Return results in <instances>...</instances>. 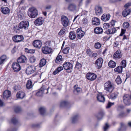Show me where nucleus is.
I'll return each instance as SVG.
<instances>
[{
  "label": "nucleus",
  "instance_id": "obj_7",
  "mask_svg": "<svg viewBox=\"0 0 131 131\" xmlns=\"http://www.w3.org/2000/svg\"><path fill=\"white\" fill-rule=\"evenodd\" d=\"M61 21L64 27H66L68 25L69 19L67 17L64 16H62Z\"/></svg>",
  "mask_w": 131,
  "mask_h": 131
},
{
  "label": "nucleus",
  "instance_id": "obj_17",
  "mask_svg": "<svg viewBox=\"0 0 131 131\" xmlns=\"http://www.w3.org/2000/svg\"><path fill=\"white\" fill-rule=\"evenodd\" d=\"M110 17L111 15L110 14H104L101 17V19L103 21H106L109 20Z\"/></svg>",
  "mask_w": 131,
  "mask_h": 131
},
{
  "label": "nucleus",
  "instance_id": "obj_48",
  "mask_svg": "<svg viewBox=\"0 0 131 131\" xmlns=\"http://www.w3.org/2000/svg\"><path fill=\"white\" fill-rule=\"evenodd\" d=\"M70 50V48L69 47H67L64 48L63 50V52L64 54H67L68 53Z\"/></svg>",
  "mask_w": 131,
  "mask_h": 131
},
{
  "label": "nucleus",
  "instance_id": "obj_57",
  "mask_svg": "<svg viewBox=\"0 0 131 131\" xmlns=\"http://www.w3.org/2000/svg\"><path fill=\"white\" fill-rule=\"evenodd\" d=\"M109 127V125L107 123H106L103 127L104 131H106Z\"/></svg>",
  "mask_w": 131,
  "mask_h": 131
},
{
  "label": "nucleus",
  "instance_id": "obj_32",
  "mask_svg": "<svg viewBox=\"0 0 131 131\" xmlns=\"http://www.w3.org/2000/svg\"><path fill=\"white\" fill-rule=\"evenodd\" d=\"M42 52L45 54L49 53V48L47 46L43 47L42 49Z\"/></svg>",
  "mask_w": 131,
  "mask_h": 131
},
{
  "label": "nucleus",
  "instance_id": "obj_28",
  "mask_svg": "<svg viewBox=\"0 0 131 131\" xmlns=\"http://www.w3.org/2000/svg\"><path fill=\"white\" fill-rule=\"evenodd\" d=\"M97 98V100L100 102H103L105 101V98L103 95H98Z\"/></svg>",
  "mask_w": 131,
  "mask_h": 131
},
{
  "label": "nucleus",
  "instance_id": "obj_8",
  "mask_svg": "<svg viewBox=\"0 0 131 131\" xmlns=\"http://www.w3.org/2000/svg\"><path fill=\"white\" fill-rule=\"evenodd\" d=\"M86 78L90 81L95 80L97 77V75L94 73H88L86 75Z\"/></svg>",
  "mask_w": 131,
  "mask_h": 131
},
{
  "label": "nucleus",
  "instance_id": "obj_38",
  "mask_svg": "<svg viewBox=\"0 0 131 131\" xmlns=\"http://www.w3.org/2000/svg\"><path fill=\"white\" fill-rule=\"evenodd\" d=\"M6 59V56L5 55L2 56L0 58V65L3 63Z\"/></svg>",
  "mask_w": 131,
  "mask_h": 131
},
{
  "label": "nucleus",
  "instance_id": "obj_20",
  "mask_svg": "<svg viewBox=\"0 0 131 131\" xmlns=\"http://www.w3.org/2000/svg\"><path fill=\"white\" fill-rule=\"evenodd\" d=\"M16 96L17 98L22 99L25 96V94L23 92L19 91L17 93Z\"/></svg>",
  "mask_w": 131,
  "mask_h": 131
},
{
  "label": "nucleus",
  "instance_id": "obj_41",
  "mask_svg": "<svg viewBox=\"0 0 131 131\" xmlns=\"http://www.w3.org/2000/svg\"><path fill=\"white\" fill-rule=\"evenodd\" d=\"M126 128V126L122 123H121V127L118 129V131H123Z\"/></svg>",
  "mask_w": 131,
  "mask_h": 131
},
{
  "label": "nucleus",
  "instance_id": "obj_22",
  "mask_svg": "<svg viewBox=\"0 0 131 131\" xmlns=\"http://www.w3.org/2000/svg\"><path fill=\"white\" fill-rule=\"evenodd\" d=\"M1 10L3 14H5L9 13L10 11L9 8L6 7H1Z\"/></svg>",
  "mask_w": 131,
  "mask_h": 131
},
{
  "label": "nucleus",
  "instance_id": "obj_47",
  "mask_svg": "<svg viewBox=\"0 0 131 131\" xmlns=\"http://www.w3.org/2000/svg\"><path fill=\"white\" fill-rule=\"evenodd\" d=\"M101 45L99 42H96L94 45V47L96 49H99L101 47Z\"/></svg>",
  "mask_w": 131,
  "mask_h": 131
},
{
  "label": "nucleus",
  "instance_id": "obj_56",
  "mask_svg": "<svg viewBox=\"0 0 131 131\" xmlns=\"http://www.w3.org/2000/svg\"><path fill=\"white\" fill-rule=\"evenodd\" d=\"M11 121L13 124H15L18 121L16 118L14 117L12 118Z\"/></svg>",
  "mask_w": 131,
  "mask_h": 131
},
{
  "label": "nucleus",
  "instance_id": "obj_6",
  "mask_svg": "<svg viewBox=\"0 0 131 131\" xmlns=\"http://www.w3.org/2000/svg\"><path fill=\"white\" fill-rule=\"evenodd\" d=\"M95 13L97 15H100L103 12L102 7L99 5H97L95 7Z\"/></svg>",
  "mask_w": 131,
  "mask_h": 131
},
{
  "label": "nucleus",
  "instance_id": "obj_58",
  "mask_svg": "<svg viewBox=\"0 0 131 131\" xmlns=\"http://www.w3.org/2000/svg\"><path fill=\"white\" fill-rule=\"evenodd\" d=\"M14 110L15 112L18 113L21 111V109L19 107H16L14 108Z\"/></svg>",
  "mask_w": 131,
  "mask_h": 131
},
{
  "label": "nucleus",
  "instance_id": "obj_59",
  "mask_svg": "<svg viewBox=\"0 0 131 131\" xmlns=\"http://www.w3.org/2000/svg\"><path fill=\"white\" fill-rule=\"evenodd\" d=\"M114 103H111L110 102H109L107 104V105L106 106V108H110L111 107L114 105Z\"/></svg>",
  "mask_w": 131,
  "mask_h": 131
},
{
  "label": "nucleus",
  "instance_id": "obj_31",
  "mask_svg": "<svg viewBox=\"0 0 131 131\" xmlns=\"http://www.w3.org/2000/svg\"><path fill=\"white\" fill-rule=\"evenodd\" d=\"M35 51V50L34 49H29L27 48H25V51L27 53H34Z\"/></svg>",
  "mask_w": 131,
  "mask_h": 131
},
{
  "label": "nucleus",
  "instance_id": "obj_63",
  "mask_svg": "<svg viewBox=\"0 0 131 131\" xmlns=\"http://www.w3.org/2000/svg\"><path fill=\"white\" fill-rule=\"evenodd\" d=\"M83 0H77V2L78 3V5L79 6H80L82 5Z\"/></svg>",
  "mask_w": 131,
  "mask_h": 131
},
{
  "label": "nucleus",
  "instance_id": "obj_1",
  "mask_svg": "<svg viewBox=\"0 0 131 131\" xmlns=\"http://www.w3.org/2000/svg\"><path fill=\"white\" fill-rule=\"evenodd\" d=\"M104 89L107 92L111 93L114 89L113 84L110 81H108L104 84Z\"/></svg>",
  "mask_w": 131,
  "mask_h": 131
},
{
  "label": "nucleus",
  "instance_id": "obj_60",
  "mask_svg": "<svg viewBox=\"0 0 131 131\" xmlns=\"http://www.w3.org/2000/svg\"><path fill=\"white\" fill-rule=\"evenodd\" d=\"M121 1L122 0H109V2L110 3H114Z\"/></svg>",
  "mask_w": 131,
  "mask_h": 131
},
{
  "label": "nucleus",
  "instance_id": "obj_36",
  "mask_svg": "<svg viewBox=\"0 0 131 131\" xmlns=\"http://www.w3.org/2000/svg\"><path fill=\"white\" fill-rule=\"evenodd\" d=\"M62 61H63L62 57L61 55H59L57 57L56 60H55V62L56 63H59Z\"/></svg>",
  "mask_w": 131,
  "mask_h": 131
},
{
  "label": "nucleus",
  "instance_id": "obj_40",
  "mask_svg": "<svg viewBox=\"0 0 131 131\" xmlns=\"http://www.w3.org/2000/svg\"><path fill=\"white\" fill-rule=\"evenodd\" d=\"M46 63V60L44 59H42L40 61L39 63V66L40 67H42L44 66Z\"/></svg>",
  "mask_w": 131,
  "mask_h": 131
},
{
  "label": "nucleus",
  "instance_id": "obj_19",
  "mask_svg": "<svg viewBox=\"0 0 131 131\" xmlns=\"http://www.w3.org/2000/svg\"><path fill=\"white\" fill-rule=\"evenodd\" d=\"M93 24L95 25H99L100 24V20L97 17H94L92 19Z\"/></svg>",
  "mask_w": 131,
  "mask_h": 131
},
{
  "label": "nucleus",
  "instance_id": "obj_27",
  "mask_svg": "<svg viewBox=\"0 0 131 131\" xmlns=\"http://www.w3.org/2000/svg\"><path fill=\"white\" fill-rule=\"evenodd\" d=\"M76 7V6L75 4L71 3L69 5L68 8L70 10L72 11L75 10Z\"/></svg>",
  "mask_w": 131,
  "mask_h": 131
},
{
  "label": "nucleus",
  "instance_id": "obj_35",
  "mask_svg": "<svg viewBox=\"0 0 131 131\" xmlns=\"http://www.w3.org/2000/svg\"><path fill=\"white\" fill-rule=\"evenodd\" d=\"M26 86L27 88L28 89H30L32 87L33 85L31 80H28L27 81Z\"/></svg>",
  "mask_w": 131,
  "mask_h": 131
},
{
  "label": "nucleus",
  "instance_id": "obj_4",
  "mask_svg": "<svg viewBox=\"0 0 131 131\" xmlns=\"http://www.w3.org/2000/svg\"><path fill=\"white\" fill-rule=\"evenodd\" d=\"M63 67L64 69L67 70L68 72H72L73 68V64L69 62H65L63 65Z\"/></svg>",
  "mask_w": 131,
  "mask_h": 131
},
{
  "label": "nucleus",
  "instance_id": "obj_50",
  "mask_svg": "<svg viewBox=\"0 0 131 131\" xmlns=\"http://www.w3.org/2000/svg\"><path fill=\"white\" fill-rule=\"evenodd\" d=\"M123 25L124 28H127L129 27V24L127 22H125L123 23Z\"/></svg>",
  "mask_w": 131,
  "mask_h": 131
},
{
  "label": "nucleus",
  "instance_id": "obj_43",
  "mask_svg": "<svg viewBox=\"0 0 131 131\" xmlns=\"http://www.w3.org/2000/svg\"><path fill=\"white\" fill-rule=\"evenodd\" d=\"M118 93L117 92L112 93L111 95V97L112 99H114L116 98L118 96Z\"/></svg>",
  "mask_w": 131,
  "mask_h": 131
},
{
  "label": "nucleus",
  "instance_id": "obj_55",
  "mask_svg": "<svg viewBox=\"0 0 131 131\" xmlns=\"http://www.w3.org/2000/svg\"><path fill=\"white\" fill-rule=\"evenodd\" d=\"M126 113L123 112H121L119 115V116L120 117H122L126 115Z\"/></svg>",
  "mask_w": 131,
  "mask_h": 131
},
{
  "label": "nucleus",
  "instance_id": "obj_23",
  "mask_svg": "<svg viewBox=\"0 0 131 131\" xmlns=\"http://www.w3.org/2000/svg\"><path fill=\"white\" fill-rule=\"evenodd\" d=\"M131 12V10L128 8H126L122 12V15L125 17L129 14Z\"/></svg>",
  "mask_w": 131,
  "mask_h": 131
},
{
  "label": "nucleus",
  "instance_id": "obj_52",
  "mask_svg": "<svg viewBox=\"0 0 131 131\" xmlns=\"http://www.w3.org/2000/svg\"><path fill=\"white\" fill-rule=\"evenodd\" d=\"M20 29L19 27V25L18 26H15L14 27V29L16 33L19 32L20 31Z\"/></svg>",
  "mask_w": 131,
  "mask_h": 131
},
{
  "label": "nucleus",
  "instance_id": "obj_34",
  "mask_svg": "<svg viewBox=\"0 0 131 131\" xmlns=\"http://www.w3.org/2000/svg\"><path fill=\"white\" fill-rule=\"evenodd\" d=\"M69 37L70 39L74 40L76 37V35L73 31H71L69 32Z\"/></svg>",
  "mask_w": 131,
  "mask_h": 131
},
{
  "label": "nucleus",
  "instance_id": "obj_16",
  "mask_svg": "<svg viewBox=\"0 0 131 131\" xmlns=\"http://www.w3.org/2000/svg\"><path fill=\"white\" fill-rule=\"evenodd\" d=\"M27 59L24 55L21 56L17 60V63H18L26 62L27 61Z\"/></svg>",
  "mask_w": 131,
  "mask_h": 131
},
{
  "label": "nucleus",
  "instance_id": "obj_2",
  "mask_svg": "<svg viewBox=\"0 0 131 131\" xmlns=\"http://www.w3.org/2000/svg\"><path fill=\"white\" fill-rule=\"evenodd\" d=\"M28 15L30 17L34 18L38 15V11L36 8L34 7H32L28 10Z\"/></svg>",
  "mask_w": 131,
  "mask_h": 131
},
{
  "label": "nucleus",
  "instance_id": "obj_64",
  "mask_svg": "<svg viewBox=\"0 0 131 131\" xmlns=\"http://www.w3.org/2000/svg\"><path fill=\"white\" fill-rule=\"evenodd\" d=\"M110 26V25L109 23L104 24L103 25V27L105 28H108Z\"/></svg>",
  "mask_w": 131,
  "mask_h": 131
},
{
  "label": "nucleus",
  "instance_id": "obj_46",
  "mask_svg": "<svg viewBox=\"0 0 131 131\" xmlns=\"http://www.w3.org/2000/svg\"><path fill=\"white\" fill-rule=\"evenodd\" d=\"M66 29L64 27H63L61 29L60 32L58 33V34L60 35H63L65 32Z\"/></svg>",
  "mask_w": 131,
  "mask_h": 131
},
{
  "label": "nucleus",
  "instance_id": "obj_5",
  "mask_svg": "<svg viewBox=\"0 0 131 131\" xmlns=\"http://www.w3.org/2000/svg\"><path fill=\"white\" fill-rule=\"evenodd\" d=\"M130 99L131 100V94L130 95L128 94H125L123 97V102L126 105H129L131 104Z\"/></svg>",
  "mask_w": 131,
  "mask_h": 131
},
{
  "label": "nucleus",
  "instance_id": "obj_37",
  "mask_svg": "<svg viewBox=\"0 0 131 131\" xmlns=\"http://www.w3.org/2000/svg\"><path fill=\"white\" fill-rule=\"evenodd\" d=\"M116 63L113 61H110L108 63V65L110 67L114 68L116 66Z\"/></svg>",
  "mask_w": 131,
  "mask_h": 131
},
{
  "label": "nucleus",
  "instance_id": "obj_51",
  "mask_svg": "<svg viewBox=\"0 0 131 131\" xmlns=\"http://www.w3.org/2000/svg\"><path fill=\"white\" fill-rule=\"evenodd\" d=\"M82 67V65L81 64L77 62H76L75 66V68L78 69H79L81 68Z\"/></svg>",
  "mask_w": 131,
  "mask_h": 131
},
{
  "label": "nucleus",
  "instance_id": "obj_25",
  "mask_svg": "<svg viewBox=\"0 0 131 131\" xmlns=\"http://www.w3.org/2000/svg\"><path fill=\"white\" fill-rule=\"evenodd\" d=\"M94 32L96 34H101L103 32V30L102 28L100 27H96L94 28Z\"/></svg>",
  "mask_w": 131,
  "mask_h": 131
},
{
  "label": "nucleus",
  "instance_id": "obj_14",
  "mask_svg": "<svg viewBox=\"0 0 131 131\" xmlns=\"http://www.w3.org/2000/svg\"><path fill=\"white\" fill-rule=\"evenodd\" d=\"M35 69L33 66H30L28 67L26 70V73L27 74H30L32 73L35 71Z\"/></svg>",
  "mask_w": 131,
  "mask_h": 131
},
{
  "label": "nucleus",
  "instance_id": "obj_13",
  "mask_svg": "<svg viewBox=\"0 0 131 131\" xmlns=\"http://www.w3.org/2000/svg\"><path fill=\"white\" fill-rule=\"evenodd\" d=\"M122 57L121 51L120 50H118L114 53L113 57L116 59H118Z\"/></svg>",
  "mask_w": 131,
  "mask_h": 131
},
{
  "label": "nucleus",
  "instance_id": "obj_53",
  "mask_svg": "<svg viewBox=\"0 0 131 131\" xmlns=\"http://www.w3.org/2000/svg\"><path fill=\"white\" fill-rule=\"evenodd\" d=\"M87 53L88 54L89 56H91V54L92 53V51L90 49H87L86 50Z\"/></svg>",
  "mask_w": 131,
  "mask_h": 131
},
{
  "label": "nucleus",
  "instance_id": "obj_54",
  "mask_svg": "<svg viewBox=\"0 0 131 131\" xmlns=\"http://www.w3.org/2000/svg\"><path fill=\"white\" fill-rule=\"evenodd\" d=\"M76 86H74L75 91H76L78 93H79L81 91L82 89L80 87L75 88Z\"/></svg>",
  "mask_w": 131,
  "mask_h": 131
},
{
  "label": "nucleus",
  "instance_id": "obj_30",
  "mask_svg": "<svg viewBox=\"0 0 131 131\" xmlns=\"http://www.w3.org/2000/svg\"><path fill=\"white\" fill-rule=\"evenodd\" d=\"M43 93V87H42L37 92L36 95L38 96H42Z\"/></svg>",
  "mask_w": 131,
  "mask_h": 131
},
{
  "label": "nucleus",
  "instance_id": "obj_44",
  "mask_svg": "<svg viewBox=\"0 0 131 131\" xmlns=\"http://www.w3.org/2000/svg\"><path fill=\"white\" fill-rule=\"evenodd\" d=\"M115 81L118 84H120L121 83L122 81L119 75H118L117 78H116Z\"/></svg>",
  "mask_w": 131,
  "mask_h": 131
},
{
  "label": "nucleus",
  "instance_id": "obj_21",
  "mask_svg": "<svg viewBox=\"0 0 131 131\" xmlns=\"http://www.w3.org/2000/svg\"><path fill=\"white\" fill-rule=\"evenodd\" d=\"M3 95V98L4 99H6L10 96V92L8 90H6L4 92Z\"/></svg>",
  "mask_w": 131,
  "mask_h": 131
},
{
  "label": "nucleus",
  "instance_id": "obj_10",
  "mask_svg": "<svg viewBox=\"0 0 131 131\" xmlns=\"http://www.w3.org/2000/svg\"><path fill=\"white\" fill-rule=\"evenodd\" d=\"M32 44L35 47L38 49H40L42 46V43L40 40H36L33 41Z\"/></svg>",
  "mask_w": 131,
  "mask_h": 131
},
{
  "label": "nucleus",
  "instance_id": "obj_12",
  "mask_svg": "<svg viewBox=\"0 0 131 131\" xmlns=\"http://www.w3.org/2000/svg\"><path fill=\"white\" fill-rule=\"evenodd\" d=\"M12 67L14 71H18L20 69V66L17 62H14L12 65Z\"/></svg>",
  "mask_w": 131,
  "mask_h": 131
},
{
  "label": "nucleus",
  "instance_id": "obj_15",
  "mask_svg": "<svg viewBox=\"0 0 131 131\" xmlns=\"http://www.w3.org/2000/svg\"><path fill=\"white\" fill-rule=\"evenodd\" d=\"M77 36L79 39H81L84 35V32L82 30L81 28H79L77 31Z\"/></svg>",
  "mask_w": 131,
  "mask_h": 131
},
{
  "label": "nucleus",
  "instance_id": "obj_62",
  "mask_svg": "<svg viewBox=\"0 0 131 131\" xmlns=\"http://www.w3.org/2000/svg\"><path fill=\"white\" fill-rule=\"evenodd\" d=\"M126 31V30L125 29H121V32L119 36H123V35L125 33Z\"/></svg>",
  "mask_w": 131,
  "mask_h": 131
},
{
  "label": "nucleus",
  "instance_id": "obj_61",
  "mask_svg": "<svg viewBox=\"0 0 131 131\" xmlns=\"http://www.w3.org/2000/svg\"><path fill=\"white\" fill-rule=\"evenodd\" d=\"M92 0H86L85 2V5L86 6H88L91 2Z\"/></svg>",
  "mask_w": 131,
  "mask_h": 131
},
{
  "label": "nucleus",
  "instance_id": "obj_49",
  "mask_svg": "<svg viewBox=\"0 0 131 131\" xmlns=\"http://www.w3.org/2000/svg\"><path fill=\"white\" fill-rule=\"evenodd\" d=\"M29 60L30 63H33L35 62L36 60V59L34 56H32L30 58Z\"/></svg>",
  "mask_w": 131,
  "mask_h": 131
},
{
  "label": "nucleus",
  "instance_id": "obj_45",
  "mask_svg": "<svg viewBox=\"0 0 131 131\" xmlns=\"http://www.w3.org/2000/svg\"><path fill=\"white\" fill-rule=\"evenodd\" d=\"M121 66L123 68H125L126 65V60H123L121 63Z\"/></svg>",
  "mask_w": 131,
  "mask_h": 131
},
{
  "label": "nucleus",
  "instance_id": "obj_9",
  "mask_svg": "<svg viewBox=\"0 0 131 131\" xmlns=\"http://www.w3.org/2000/svg\"><path fill=\"white\" fill-rule=\"evenodd\" d=\"M13 41L16 42H18L21 41L23 40L24 38L22 35H16L13 37Z\"/></svg>",
  "mask_w": 131,
  "mask_h": 131
},
{
  "label": "nucleus",
  "instance_id": "obj_3",
  "mask_svg": "<svg viewBox=\"0 0 131 131\" xmlns=\"http://www.w3.org/2000/svg\"><path fill=\"white\" fill-rule=\"evenodd\" d=\"M29 25V22L27 20L22 21L19 24V27L20 28L25 30L28 29Z\"/></svg>",
  "mask_w": 131,
  "mask_h": 131
},
{
  "label": "nucleus",
  "instance_id": "obj_29",
  "mask_svg": "<svg viewBox=\"0 0 131 131\" xmlns=\"http://www.w3.org/2000/svg\"><path fill=\"white\" fill-rule=\"evenodd\" d=\"M105 113L104 111H101L97 114V119L100 120L101 119L103 116L105 115Z\"/></svg>",
  "mask_w": 131,
  "mask_h": 131
},
{
  "label": "nucleus",
  "instance_id": "obj_42",
  "mask_svg": "<svg viewBox=\"0 0 131 131\" xmlns=\"http://www.w3.org/2000/svg\"><path fill=\"white\" fill-rule=\"evenodd\" d=\"M69 103L67 101H64L61 102L60 103V106L61 107L66 106L68 105Z\"/></svg>",
  "mask_w": 131,
  "mask_h": 131
},
{
  "label": "nucleus",
  "instance_id": "obj_11",
  "mask_svg": "<svg viewBox=\"0 0 131 131\" xmlns=\"http://www.w3.org/2000/svg\"><path fill=\"white\" fill-rule=\"evenodd\" d=\"M103 60L101 58H99L96 61L95 64L96 67L98 69H100L102 66Z\"/></svg>",
  "mask_w": 131,
  "mask_h": 131
},
{
  "label": "nucleus",
  "instance_id": "obj_33",
  "mask_svg": "<svg viewBox=\"0 0 131 131\" xmlns=\"http://www.w3.org/2000/svg\"><path fill=\"white\" fill-rule=\"evenodd\" d=\"M46 111V108L44 107H41L39 108V111L42 115H44L45 114Z\"/></svg>",
  "mask_w": 131,
  "mask_h": 131
},
{
  "label": "nucleus",
  "instance_id": "obj_39",
  "mask_svg": "<svg viewBox=\"0 0 131 131\" xmlns=\"http://www.w3.org/2000/svg\"><path fill=\"white\" fill-rule=\"evenodd\" d=\"M123 68L120 66H119L114 69V71L118 73H121L122 71Z\"/></svg>",
  "mask_w": 131,
  "mask_h": 131
},
{
  "label": "nucleus",
  "instance_id": "obj_24",
  "mask_svg": "<svg viewBox=\"0 0 131 131\" xmlns=\"http://www.w3.org/2000/svg\"><path fill=\"white\" fill-rule=\"evenodd\" d=\"M116 31L115 28H112L109 29L105 32V33L107 34H111L114 33Z\"/></svg>",
  "mask_w": 131,
  "mask_h": 131
},
{
  "label": "nucleus",
  "instance_id": "obj_18",
  "mask_svg": "<svg viewBox=\"0 0 131 131\" xmlns=\"http://www.w3.org/2000/svg\"><path fill=\"white\" fill-rule=\"evenodd\" d=\"M43 23V21L42 17H40L38 18L35 21V24L36 26L41 25Z\"/></svg>",
  "mask_w": 131,
  "mask_h": 131
},
{
  "label": "nucleus",
  "instance_id": "obj_26",
  "mask_svg": "<svg viewBox=\"0 0 131 131\" xmlns=\"http://www.w3.org/2000/svg\"><path fill=\"white\" fill-rule=\"evenodd\" d=\"M79 117V115L78 114L74 115L71 118L72 122L73 123H76L78 121Z\"/></svg>",
  "mask_w": 131,
  "mask_h": 131
}]
</instances>
